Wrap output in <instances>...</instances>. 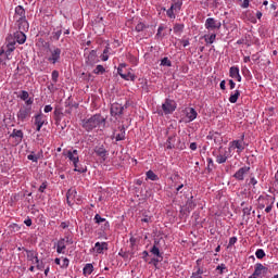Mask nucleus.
I'll use <instances>...</instances> for the list:
<instances>
[{"label": "nucleus", "mask_w": 278, "mask_h": 278, "mask_svg": "<svg viewBox=\"0 0 278 278\" xmlns=\"http://www.w3.org/2000/svg\"><path fill=\"white\" fill-rule=\"evenodd\" d=\"M108 125V117L101 114H94L89 118L81 119V127L85 131H92L93 129H100L103 131Z\"/></svg>", "instance_id": "obj_1"}, {"label": "nucleus", "mask_w": 278, "mask_h": 278, "mask_svg": "<svg viewBox=\"0 0 278 278\" xmlns=\"http://www.w3.org/2000/svg\"><path fill=\"white\" fill-rule=\"evenodd\" d=\"M46 48L50 52L48 62H50L51 64H58V62H60V55H62V49L60 48L51 49V45L49 42H46Z\"/></svg>", "instance_id": "obj_2"}, {"label": "nucleus", "mask_w": 278, "mask_h": 278, "mask_svg": "<svg viewBox=\"0 0 278 278\" xmlns=\"http://www.w3.org/2000/svg\"><path fill=\"white\" fill-rule=\"evenodd\" d=\"M162 110L164 114H173L177 110V102L175 100L165 99V102L162 104Z\"/></svg>", "instance_id": "obj_3"}, {"label": "nucleus", "mask_w": 278, "mask_h": 278, "mask_svg": "<svg viewBox=\"0 0 278 278\" xmlns=\"http://www.w3.org/2000/svg\"><path fill=\"white\" fill-rule=\"evenodd\" d=\"M31 116V106H22L17 112V121L25 123Z\"/></svg>", "instance_id": "obj_4"}, {"label": "nucleus", "mask_w": 278, "mask_h": 278, "mask_svg": "<svg viewBox=\"0 0 278 278\" xmlns=\"http://www.w3.org/2000/svg\"><path fill=\"white\" fill-rule=\"evenodd\" d=\"M223 27V24L219 21H216L214 17H208L205 21V28L211 29V31H214V29H220Z\"/></svg>", "instance_id": "obj_5"}, {"label": "nucleus", "mask_w": 278, "mask_h": 278, "mask_svg": "<svg viewBox=\"0 0 278 278\" xmlns=\"http://www.w3.org/2000/svg\"><path fill=\"white\" fill-rule=\"evenodd\" d=\"M249 170H251L250 166H243L233 174V178L237 179V181H244V176Z\"/></svg>", "instance_id": "obj_6"}, {"label": "nucleus", "mask_w": 278, "mask_h": 278, "mask_svg": "<svg viewBox=\"0 0 278 278\" xmlns=\"http://www.w3.org/2000/svg\"><path fill=\"white\" fill-rule=\"evenodd\" d=\"M268 273V267L264 266L262 263H256L254 266L253 277H260L261 275H266Z\"/></svg>", "instance_id": "obj_7"}, {"label": "nucleus", "mask_w": 278, "mask_h": 278, "mask_svg": "<svg viewBox=\"0 0 278 278\" xmlns=\"http://www.w3.org/2000/svg\"><path fill=\"white\" fill-rule=\"evenodd\" d=\"M125 111V106L118 103H113L111 105V116H123V112Z\"/></svg>", "instance_id": "obj_8"}, {"label": "nucleus", "mask_w": 278, "mask_h": 278, "mask_svg": "<svg viewBox=\"0 0 278 278\" xmlns=\"http://www.w3.org/2000/svg\"><path fill=\"white\" fill-rule=\"evenodd\" d=\"M13 40L17 41L18 45H25L27 35H25V31L23 30H17L13 34Z\"/></svg>", "instance_id": "obj_9"}, {"label": "nucleus", "mask_w": 278, "mask_h": 278, "mask_svg": "<svg viewBox=\"0 0 278 278\" xmlns=\"http://www.w3.org/2000/svg\"><path fill=\"white\" fill-rule=\"evenodd\" d=\"M18 31H28L29 30V22L27 18H17L16 21Z\"/></svg>", "instance_id": "obj_10"}, {"label": "nucleus", "mask_w": 278, "mask_h": 278, "mask_svg": "<svg viewBox=\"0 0 278 278\" xmlns=\"http://www.w3.org/2000/svg\"><path fill=\"white\" fill-rule=\"evenodd\" d=\"M229 76L237 81H242V76H240V68L238 66H231L229 70Z\"/></svg>", "instance_id": "obj_11"}, {"label": "nucleus", "mask_w": 278, "mask_h": 278, "mask_svg": "<svg viewBox=\"0 0 278 278\" xmlns=\"http://www.w3.org/2000/svg\"><path fill=\"white\" fill-rule=\"evenodd\" d=\"M93 151L98 155V157H101L103 161L106 160L108 150H105V148L103 146H100V147L97 146Z\"/></svg>", "instance_id": "obj_12"}, {"label": "nucleus", "mask_w": 278, "mask_h": 278, "mask_svg": "<svg viewBox=\"0 0 278 278\" xmlns=\"http://www.w3.org/2000/svg\"><path fill=\"white\" fill-rule=\"evenodd\" d=\"M118 130H119L118 134H116V131H114L113 134V138H115L116 142H121V140H125V125L118 126Z\"/></svg>", "instance_id": "obj_13"}, {"label": "nucleus", "mask_w": 278, "mask_h": 278, "mask_svg": "<svg viewBox=\"0 0 278 278\" xmlns=\"http://www.w3.org/2000/svg\"><path fill=\"white\" fill-rule=\"evenodd\" d=\"M198 116L197 110L194 108H189L186 110V117L188 118V123H192Z\"/></svg>", "instance_id": "obj_14"}, {"label": "nucleus", "mask_w": 278, "mask_h": 278, "mask_svg": "<svg viewBox=\"0 0 278 278\" xmlns=\"http://www.w3.org/2000/svg\"><path fill=\"white\" fill-rule=\"evenodd\" d=\"M117 73L122 77V79H125L126 81H136V75L129 72L127 74L121 73V67L117 68Z\"/></svg>", "instance_id": "obj_15"}, {"label": "nucleus", "mask_w": 278, "mask_h": 278, "mask_svg": "<svg viewBox=\"0 0 278 278\" xmlns=\"http://www.w3.org/2000/svg\"><path fill=\"white\" fill-rule=\"evenodd\" d=\"M23 250L26 252L27 254V261L28 262H33L34 264V260H38V252L34 251V250H27L25 248H23Z\"/></svg>", "instance_id": "obj_16"}, {"label": "nucleus", "mask_w": 278, "mask_h": 278, "mask_svg": "<svg viewBox=\"0 0 278 278\" xmlns=\"http://www.w3.org/2000/svg\"><path fill=\"white\" fill-rule=\"evenodd\" d=\"M93 220L97 225H101V223H104V229H110V222H108L105 218L101 217V215L96 214Z\"/></svg>", "instance_id": "obj_17"}, {"label": "nucleus", "mask_w": 278, "mask_h": 278, "mask_svg": "<svg viewBox=\"0 0 278 278\" xmlns=\"http://www.w3.org/2000/svg\"><path fill=\"white\" fill-rule=\"evenodd\" d=\"M64 116V113H62V109L55 108L54 109V121L55 125H60L62 123V117Z\"/></svg>", "instance_id": "obj_18"}, {"label": "nucleus", "mask_w": 278, "mask_h": 278, "mask_svg": "<svg viewBox=\"0 0 278 278\" xmlns=\"http://www.w3.org/2000/svg\"><path fill=\"white\" fill-rule=\"evenodd\" d=\"M15 16H18V18H27V15L25 13V9L23 8V5H17L15 8Z\"/></svg>", "instance_id": "obj_19"}, {"label": "nucleus", "mask_w": 278, "mask_h": 278, "mask_svg": "<svg viewBox=\"0 0 278 278\" xmlns=\"http://www.w3.org/2000/svg\"><path fill=\"white\" fill-rule=\"evenodd\" d=\"M87 64H89L90 66H92V64H94V62H97V51L96 50H91L90 53L87 56Z\"/></svg>", "instance_id": "obj_20"}, {"label": "nucleus", "mask_w": 278, "mask_h": 278, "mask_svg": "<svg viewBox=\"0 0 278 278\" xmlns=\"http://www.w3.org/2000/svg\"><path fill=\"white\" fill-rule=\"evenodd\" d=\"M7 49H9L10 51H14V49H16V47H14L16 45V41L14 40V37L12 35H9L7 37Z\"/></svg>", "instance_id": "obj_21"}, {"label": "nucleus", "mask_w": 278, "mask_h": 278, "mask_svg": "<svg viewBox=\"0 0 278 278\" xmlns=\"http://www.w3.org/2000/svg\"><path fill=\"white\" fill-rule=\"evenodd\" d=\"M23 130L13 129V132L10 135V138H16L17 142H23Z\"/></svg>", "instance_id": "obj_22"}, {"label": "nucleus", "mask_w": 278, "mask_h": 278, "mask_svg": "<svg viewBox=\"0 0 278 278\" xmlns=\"http://www.w3.org/2000/svg\"><path fill=\"white\" fill-rule=\"evenodd\" d=\"M64 249H66V239H61L58 241L56 253H64Z\"/></svg>", "instance_id": "obj_23"}, {"label": "nucleus", "mask_w": 278, "mask_h": 278, "mask_svg": "<svg viewBox=\"0 0 278 278\" xmlns=\"http://www.w3.org/2000/svg\"><path fill=\"white\" fill-rule=\"evenodd\" d=\"M94 249H96V251H97V253H103V250L104 249H108V243L106 242H97L96 244H94Z\"/></svg>", "instance_id": "obj_24"}, {"label": "nucleus", "mask_w": 278, "mask_h": 278, "mask_svg": "<svg viewBox=\"0 0 278 278\" xmlns=\"http://www.w3.org/2000/svg\"><path fill=\"white\" fill-rule=\"evenodd\" d=\"M74 167H75L74 170L76 173H87L88 172V167L86 165H81L79 163L74 164Z\"/></svg>", "instance_id": "obj_25"}, {"label": "nucleus", "mask_w": 278, "mask_h": 278, "mask_svg": "<svg viewBox=\"0 0 278 278\" xmlns=\"http://www.w3.org/2000/svg\"><path fill=\"white\" fill-rule=\"evenodd\" d=\"M174 3H172V10H175V12L181 10V5H184L182 0H173Z\"/></svg>", "instance_id": "obj_26"}, {"label": "nucleus", "mask_w": 278, "mask_h": 278, "mask_svg": "<svg viewBox=\"0 0 278 278\" xmlns=\"http://www.w3.org/2000/svg\"><path fill=\"white\" fill-rule=\"evenodd\" d=\"M150 253H152V255H155L156 257L164 260V256H162V253L160 252V248H157V245H153L152 249L150 250Z\"/></svg>", "instance_id": "obj_27"}, {"label": "nucleus", "mask_w": 278, "mask_h": 278, "mask_svg": "<svg viewBox=\"0 0 278 278\" xmlns=\"http://www.w3.org/2000/svg\"><path fill=\"white\" fill-rule=\"evenodd\" d=\"M238 99H240V90H236L233 93L230 94L229 101L230 103H238Z\"/></svg>", "instance_id": "obj_28"}, {"label": "nucleus", "mask_w": 278, "mask_h": 278, "mask_svg": "<svg viewBox=\"0 0 278 278\" xmlns=\"http://www.w3.org/2000/svg\"><path fill=\"white\" fill-rule=\"evenodd\" d=\"M146 175L147 179H150L151 181H157V179H160V177L151 169L148 170Z\"/></svg>", "instance_id": "obj_29"}, {"label": "nucleus", "mask_w": 278, "mask_h": 278, "mask_svg": "<svg viewBox=\"0 0 278 278\" xmlns=\"http://www.w3.org/2000/svg\"><path fill=\"white\" fill-rule=\"evenodd\" d=\"M67 157L71 162H73V164H79V156H75L73 155V151H67Z\"/></svg>", "instance_id": "obj_30"}, {"label": "nucleus", "mask_w": 278, "mask_h": 278, "mask_svg": "<svg viewBox=\"0 0 278 278\" xmlns=\"http://www.w3.org/2000/svg\"><path fill=\"white\" fill-rule=\"evenodd\" d=\"M45 115L42 113H39L35 115V125H45Z\"/></svg>", "instance_id": "obj_31"}, {"label": "nucleus", "mask_w": 278, "mask_h": 278, "mask_svg": "<svg viewBox=\"0 0 278 278\" xmlns=\"http://www.w3.org/2000/svg\"><path fill=\"white\" fill-rule=\"evenodd\" d=\"M94 270V266H92V264H86L83 273L84 275H92V271Z\"/></svg>", "instance_id": "obj_32"}, {"label": "nucleus", "mask_w": 278, "mask_h": 278, "mask_svg": "<svg viewBox=\"0 0 278 278\" xmlns=\"http://www.w3.org/2000/svg\"><path fill=\"white\" fill-rule=\"evenodd\" d=\"M232 147H235V149H238L237 153H242V150L244 149L240 140L232 141Z\"/></svg>", "instance_id": "obj_33"}, {"label": "nucleus", "mask_w": 278, "mask_h": 278, "mask_svg": "<svg viewBox=\"0 0 278 278\" xmlns=\"http://www.w3.org/2000/svg\"><path fill=\"white\" fill-rule=\"evenodd\" d=\"M203 38L207 45H214V41L216 40V34H212L210 37L204 35Z\"/></svg>", "instance_id": "obj_34"}, {"label": "nucleus", "mask_w": 278, "mask_h": 278, "mask_svg": "<svg viewBox=\"0 0 278 278\" xmlns=\"http://www.w3.org/2000/svg\"><path fill=\"white\" fill-rule=\"evenodd\" d=\"M75 194H77V191H75V190H68L67 192H66V201H67V204L68 205H73V202L71 201V198L72 197H75Z\"/></svg>", "instance_id": "obj_35"}, {"label": "nucleus", "mask_w": 278, "mask_h": 278, "mask_svg": "<svg viewBox=\"0 0 278 278\" xmlns=\"http://www.w3.org/2000/svg\"><path fill=\"white\" fill-rule=\"evenodd\" d=\"M93 73L94 75H103V73H105V67H103V65H97Z\"/></svg>", "instance_id": "obj_36"}, {"label": "nucleus", "mask_w": 278, "mask_h": 278, "mask_svg": "<svg viewBox=\"0 0 278 278\" xmlns=\"http://www.w3.org/2000/svg\"><path fill=\"white\" fill-rule=\"evenodd\" d=\"M194 197H190L188 200H187V206H188V210H192L193 207H197V203H194Z\"/></svg>", "instance_id": "obj_37"}, {"label": "nucleus", "mask_w": 278, "mask_h": 278, "mask_svg": "<svg viewBox=\"0 0 278 278\" xmlns=\"http://www.w3.org/2000/svg\"><path fill=\"white\" fill-rule=\"evenodd\" d=\"M60 36H62V28H59L58 30H54L52 33V40H60Z\"/></svg>", "instance_id": "obj_38"}, {"label": "nucleus", "mask_w": 278, "mask_h": 278, "mask_svg": "<svg viewBox=\"0 0 278 278\" xmlns=\"http://www.w3.org/2000/svg\"><path fill=\"white\" fill-rule=\"evenodd\" d=\"M216 162H217V164H225V162H227V155L218 154L216 156Z\"/></svg>", "instance_id": "obj_39"}, {"label": "nucleus", "mask_w": 278, "mask_h": 278, "mask_svg": "<svg viewBox=\"0 0 278 278\" xmlns=\"http://www.w3.org/2000/svg\"><path fill=\"white\" fill-rule=\"evenodd\" d=\"M255 256L257 257V260H264V257H266V252H264L263 249H258L255 252Z\"/></svg>", "instance_id": "obj_40"}, {"label": "nucleus", "mask_w": 278, "mask_h": 278, "mask_svg": "<svg viewBox=\"0 0 278 278\" xmlns=\"http://www.w3.org/2000/svg\"><path fill=\"white\" fill-rule=\"evenodd\" d=\"M161 66H168V67H170V66H173V62H170V61L168 60V56H165V58H163V59L161 60Z\"/></svg>", "instance_id": "obj_41"}, {"label": "nucleus", "mask_w": 278, "mask_h": 278, "mask_svg": "<svg viewBox=\"0 0 278 278\" xmlns=\"http://www.w3.org/2000/svg\"><path fill=\"white\" fill-rule=\"evenodd\" d=\"M197 275H205V277H207V269L204 267H198L194 271Z\"/></svg>", "instance_id": "obj_42"}, {"label": "nucleus", "mask_w": 278, "mask_h": 278, "mask_svg": "<svg viewBox=\"0 0 278 278\" xmlns=\"http://www.w3.org/2000/svg\"><path fill=\"white\" fill-rule=\"evenodd\" d=\"M184 31V24H176L174 26V34H181Z\"/></svg>", "instance_id": "obj_43"}, {"label": "nucleus", "mask_w": 278, "mask_h": 278, "mask_svg": "<svg viewBox=\"0 0 278 278\" xmlns=\"http://www.w3.org/2000/svg\"><path fill=\"white\" fill-rule=\"evenodd\" d=\"M173 140H175V136H170L167 139V149H175V144L173 143Z\"/></svg>", "instance_id": "obj_44"}, {"label": "nucleus", "mask_w": 278, "mask_h": 278, "mask_svg": "<svg viewBox=\"0 0 278 278\" xmlns=\"http://www.w3.org/2000/svg\"><path fill=\"white\" fill-rule=\"evenodd\" d=\"M59 77H60V72H58V70H54L52 72V81H53V84H58Z\"/></svg>", "instance_id": "obj_45"}, {"label": "nucleus", "mask_w": 278, "mask_h": 278, "mask_svg": "<svg viewBox=\"0 0 278 278\" xmlns=\"http://www.w3.org/2000/svg\"><path fill=\"white\" fill-rule=\"evenodd\" d=\"M20 99H22V101H27L29 99V92L22 90L20 94Z\"/></svg>", "instance_id": "obj_46"}, {"label": "nucleus", "mask_w": 278, "mask_h": 278, "mask_svg": "<svg viewBox=\"0 0 278 278\" xmlns=\"http://www.w3.org/2000/svg\"><path fill=\"white\" fill-rule=\"evenodd\" d=\"M136 31L140 33V31H144V29H147V25H144V23H139L136 26Z\"/></svg>", "instance_id": "obj_47"}, {"label": "nucleus", "mask_w": 278, "mask_h": 278, "mask_svg": "<svg viewBox=\"0 0 278 278\" xmlns=\"http://www.w3.org/2000/svg\"><path fill=\"white\" fill-rule=\"evenodd\" d=\"M160 262H162V258L156 257V258H151L149 264H152L155 268H157V264H160Z\"/></svg>", "instance_id": "obj_48"}, {"label": "nucleus", "mask_w": 278, "mask_h": 278, "mask_svg": "<svg viewBox=\"0 0 278 278\" xmlns=\"http://www.w3.org/2000/svg\"><path fill=\"white\" fill-rule=\"evenodd\" d=\"M119 257H123L124 260H129V252H125L123 250L118 253Z\"/></svg>", "instance_id": "obj_49"}, {"label": "nucleus", "mask_w": 278, "mask_h": 278, "mask_svg": "<svg viewBox=\"0 0 278 278\" xmlns=\"http://www.w3.org/2000/svg\"><path fill=\"white\" fill-rule=\"evenodd\" d=\"M163 31H164V26L163 25L159 26L156 38H164V35H162Z\"/></svg>", "instance_id": "obj_50"}, {"label": "nucleus", "mask_w": 278, "mask_h": 278, "mask_svg": "<svg viewBox=\"0 0 278 278\" xmlns=\"http://www.w3.org/2000/svg\"><path fill=\"white\" fill-rule=\"evenodd\" d=\"M167 16L169 18H175V9H173V7H170L168 10H167Z\"/></svg>", "instance_id": "obj_51"}, {"label": "nucleus", "mask_w": 278, "mask_h": 278, "mask_svg": "<svg viewBox=\"0 0 278 278\" xmlns=\"http://www.w3.org/2000/svg\"><path fill=\"white\" fill-rule=\"evenodd\" d=\"M25 101V105H23L24 108H31V105L34 104V98H28Z\"/></svg>", "instance_id": "obj_52"}, {"label": "nucleus", "mask_w": 278, "mask_h": 278, "mask_svg": "<svg viewBox=\"0 0 278 278\" xmlns=\"http://www.w3.org/2000/svg\"><path fill=\"white\" fill-rule=\"evenodd\" d=\"M27 160H30V162H38V155L34 154V152H31V154H29L27 156Z\"/></svg>", "instance_id": "obj_53"}, {"label": "nucleus", "mask_w": 278, "mask_h": 278, "mask_svg": "<svg viewBox=\"0 0 278 278\" xmlns=\"http://www.w3.org/2000/svg\"><path fill=\"white\" fill-rule=\"evenodd\" d=\"M248 186H253V188H255V186H257V179H255V177H250Z\"/></svg>", "instance_id": "obj_54"}, {"label": "nucleus", "mask_w": 278, "mask_h": 278, "mask_svg": "<svg viewBox=\"0 0 278 278\" xmlns=\"http://www.w3.org/2000/svg\"><path fill=\"white\" fill-rule=\"evenodd\" d=\"M236 242H238V238L237 237H231L229 239L228 249H229V247H233V244H236Z\"/></svg>", "instance_id": "obj_55"}, {"label": "nucleus", "mask_w": 278, "mask_h": 278, "mask_svg": "<svg viewBox=\"0 0 278 278\" xmlns=\"http://www.w3.org/2000/svg\"><path fill=\"white\" fill-rule=\"evenodd\" d=\"M70 262L71 261L67 257L63 258V264H62L61 268H68Z\"/></svg>", "instance_id": "obj_56"}, {"label": "nucleus", "mask_w": 278, "mask_h": 278, "mask_svg": "<svg viewBox=\"0 0 278 278\" xmlns=\"http://www.w3.org/2000/svg\"><path fill=\"white\" fill-rule=\"evenodd\" d=\"M56 127L62 130L66 129V122H59V125H56Z\"/></svg>", "instance_id": "obj_57"}, {"label": "nucleus", "mask_w": 278, "mask_h": 278, "mask_svg": "<svg viewBox=\"0 0 278 278\" xmlns=\"http://www.w3.org/2000/svg\"><path fill=\"white\" fill-rule=\"evenodd\" d=\"M243 215L244 216H251V207L249 208V207H244L243 208Z\"/></svg>", "instance_id": "obj_58"}, {"label": "nucleus", "mask_w": 278, "mask_h": 278, "mask_svg": "<svg viewBox=\"0 0 278 278\" xmlns=\"http://www.w3.org/2000/svg\"><path fill=\"white\" fill-rule=\"evenodd\" d=\"M36 268L38 270H45V263L41 261L40 263H38V265H36Z\"/></svg>", "instance_id": "obj_59"}, {"label": "nucleus", "mask_w": 278, "mask_h": 278, "mask_svg": "<svg viewBox=\"0 0 278 278\" xmlns=\"http://www.w3.org/2000/svg\"><path fill=\"white\" fill-rule=\"evenodd\" d=\"M52 111H53V106L51 105H46L43 109V112H46V114H49V112H52Z\"/></svg>", "instance_id": "obj_60"}, {"label": "nucleus", "mask_w": 278, "mask_h": 278, "mask_svg": "<svg viewBox=\"0 0 278 278\" xmlns=\"http://www.w3.org/2000/svg\"><path fill=\"white\" fill-rule=\"evenodd\" d=\"M45 190H47V182H42L39 187V192H45Z\"/></svg>", "instance_id": "obj_61"}, {"label": "nucleus", "mask_w": 278, "mask_h": 278, "mask_svg": "<svg viewBox=\"0 0 278 278\" xmlns=\"http://www.w3.org/2000/svg\"><path fill=\"white\" fill-rule=\"evenodd\" d=\"M225 268H227L225 264H222L216 267V270H220V275H223V270H225Z\"/></svg>", "instance_id": "obj_62"}, {"label": "nucleus", "mask_w": 278, "mask_h": 278, "mask_svg": "<svg viewBox=\"0 0 278 278\" xmlns=\"http://www.w3.org/2000/svg\"><path fill=\"white\" fill-rule=\"evenodd\" d=\"M24 225L26 226V227H31V218H27V219H25L24 220Z\"/></svg>", "instance_id": "obj_63"}, {"label": "nucleus", "mask_w": 278, "mask_h": 278, "mask_svg": "<svg viewBox=\"0 0 278 278\" xmlns=\"http://www.w3.org/2000/svg\"><path fill=\"white\" fill-rule=\"evenodd\" d=\"M191 278H203L201 275L197 274L195 271L192 273Z\"/></svg>", "instance_id": "obj_64"}]
</instances>
